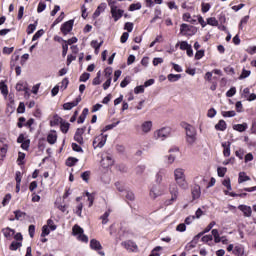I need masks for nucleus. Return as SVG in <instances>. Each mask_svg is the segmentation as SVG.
I'll list each match as a JSON object with an SVG mask.
<instances>
[{
    "mask_svg": "<svg viewBox=\"0 0 256 256\" xmlns=\"http://www.w3.org/2000/svg\"><path fill=\"white\" fill-rule=\"evenodd\" d=\"M174 181H176V184L180 189H189V183H187V178L185 176V169H174Z\"/></svg>",
    "mask_w": 256,
    "mask_h": 256,
    "instance_id": "obj_1",
    "label": "nucleus"
},
{
    "mask_svg": "<svg viewBox=\"0 0 256 256\" xmlns=\"http://www.w3.org/2000/svg\"><path fill=\"white\" fill-rule=\"evenodd\" d=\"M184 129L186 131V141L189 145H194L197 141V130L190 124H185Z\"/></svg>",
    "mask_w": 256,
    "mask_h": 256,
    "instance_id": "obj_2",
    "label": "nucleus"
},
{
    "mask_svg": "<svg viewBox=\"0 0 256 256\" xmlns=\"http://www.w3.org/2000/svg\"><path fill=\"white\" fill-rule=\"evenodd\" d=\"M154 139L156 141H165L168 137H171V128L170 127H162L158 130H155L153 133Z\"/></svg>",
    "mask_w": 256,
    "mask_h": 256,
    "instance_id": "obj_3",
    "label": "nucleus"
},
{
    "mask_svg": "<svg viewBox=\"0 0 256 256\" xmlns=\"http://www.w3.org/2000/svg\"><path fill=\"white\" fill-rule=\"evenodd\" d=\"M72 233H73L74 237H76V239H78V241H82V243L89 242V238L87 237V235L83 234V228H81L79 225L73 226Z\"/></svg>",
    "mask_w": 256,
    "mask_h": 256,
    "instance_id": "obj_4",
    "label": "nucleus"
},
{
    "mask_svg": "<svg viewBox=\"0 0 256 256\" xmlns=\"http://www.w3.org/2000/svg\"><path fill=\"white\" fill-rule=\"evenodd\" d=\"M108 5L110 7V13L114 21H119V19L123 17V13H125V11H123L122 9H119L117 5H115V2H109Z\"/></svg>",
    "mask_w": 256,
    "mask_h": 256,
    "instance_id": "obj_5",
    "label": "nucleus"
},
{
    "mask_svg": "<svg viewBox=\"0 0 256 256\" xmlns=\"http://www.w3.org/2000/svg\"><path fill=\"white\" fill-rule=\"evenodd\" d=\"M138 131L142 135H149L153 131V121L151 120H146L143 121L140 126H138Z\"/></svg>",
    "mask_w": 256,
    "mask_h": 256,
    "instance_id": "obj_6",
    "label": "nucleus"
},
{
    "mask_svg": "<svg viewBox=\"0 0 256 256\" xmlns=\"http://www.w3.org/2000/svg\"><path fill=\"white\" fill-rule=\"evenodd\" d=\"M180 33L181 35H185L186 37H191L195 35V33H197V28L189 24L183 23L180 26Z\"/></svg>",
    "mask_w": 256,
    "mask_h": 256,
    "instance_id": "obj_7",
    "label": "nucleus"
},
{
    "mask_svg": "<svg viewBox=\"0 0 256 256\" xmlns=\"http://www.w3.org/2000/svg\"><path fill=\"white\" fill-rule=\"evenodd\" d=\"M105 143H107V135L101 133L100 135L96 136L93 140V147L94 149H101L105 147Z\"/></svg>",
    "mask_w": 256,
    "mask_h": 256,
    "instance_id": "obj_8",
    "label": "nucleus"
},
{
    "mask_svg": "<svg viewBox=\"0 0 256 256\" xmlns=\"http://www.w3.org/2000/svg\"><path fill=\"white\" fill-rule=\"evenodd\" d=\"M165 194V187L161 185H155L150 189V197L152 199H157V197H161V195Z\"/></svg>",
    "mask_w": 256,
    "mask_h": 256,
    "instance_id": "obj_9",
    "label": "nucleus"
},
{
    "mask_svg": "<svg viewBox=\"0 0 256 256\" xmlns=\"http://www.w3.org/2000/svg\"><path fill=\"white\" fill-rule=\"evenodd\" d=\"M122 247H125L130 253H137L139 251V247L133 241H124L121 243Z\"/></svg>",
    "mask_w": 256,
    "mask_h": 256,
    "instance_id": "obj_10",
    "label": "nucleus"
},
{
    "mask_svg": "<svg viewBox=\"0 0 256 256\" xmlns=\"http://www.w3.org/2000/svg\"><path fill=\"white\" fill-rule=\"evenodd\" d=\"M90 247L91 249H93L94 251H98L99 255L101 256H105V252L101 251L103 249V246H101V242L97 241L95 239H92L90 241Z\"/></svg>",
    "mask_w": 256,
    "mask_h": 256,
    "instance_id": "obj_11",
    "label": "nucleus"
},
{
    "mask_svg": "<svg viewBox=\"0 0 256 256\" xmlns=\"http://www.w3.org/2000/svg\"><path fill=\"white\" fill-rule=\"evenodd\" d=\"M73 23V20H69L62 24L60 29L63 35H68V33H71V31H73Z\"/></svg>",
    "mask_w": 256,
    "mask_h": 256,
    "instance_id": "obj_12",
    "label": "nucleus"
},
{
    "mask_svg": "<svg viewBox=\"0 0 256 256\" xmlns=\"http://www.w3.org/2000/svg\"><path fill=\"white\" fill-rule=\"evenodd\" d=\"M81 103V96L77 97L75 101L67 102L63 105L64 111H71L73 107H77Z\"/></svg>",
    "mask_w": 256,
    "mask_h": 256,
    "instance_id": "obj_13",
    "label": "nucleus"
},
{
    "mask_svg": "<svg viewBox=\"0 0 256 256\" xmlns=\"http://www.w3.org/2000/svg\"><path fill=\"white\" fill-rule=\"evenodd\" d=\"M233 255L247 256V255H245V246H243V244H236L234 246Z\"/></svg>",
    "mask_w": 256,
    "mask_h": 256,
    "instance_id": "obj_14",
    "label": "nucleus"
},
{
    "mask_svg": "<svg viewBox=\"0 0 256 256\" xmlns=\"http://www.w3.org/2000/svg\"><path fill=\"white\" fill-rule=\"evenodd\" d=\"M169 191L171 195V201H177V197H179V188L175 184H172L170 185Z\"/></svg>",
    "mask_w": 256,
    "mask_h": 256,
    "instance_id": "obj_15",
    "label": "nucleus"
},
{
    "mask_svg": "<svg viewBox=\"0 0 256 256\" xmlns=\"http://www.w3.org/2000/svg\"><path fill=\"white\" fill-rule=\"evenodd\" d=\"M47 142L49 145H55L57 143V131L51 130L47 135Z\"/></svg>",
    "mask_w": 256,
    "mask_h": 256,
    "instance_id": "obj_16",
    "label": "nucleus"
},
{
    "mask_svg": "<svg viewBox=\"0 0 256 256\" xmlns=\"http://www.w3.org/2000/svg\"><path fill=\"white\" fill-rule=\"evenodd\" d=\"M238 209L244 213V217H251V213H253L251 207L247 205H239Z\"/></svg>",
    "mask_w": 256,
    "mask_h": 256,
    "instance_id": "obj_17",
    "label": "nucleus"
},
{
    "mask_svg": "<svg viewBox=\"0 0 256 256\" xmlns=\"http://www.w3.org/2000/svg\"><path fill=\"white\" fill-rule=\"evenodd\" d=\"M101 165L105 169H107V167H111V165H113V158H111V156L103 157L101 160Z\"/></svg>",
    "mask_w": 256,
    "mask_h": 256,
    "instance_id": "obj_18",
    "label": "nucleus"
},
{
    "mask_svg": "<svg viewBox=\"0 0 256 256\" xmlns=\"http://www.w3.org/2000/svg\"><path fill=\"white\" fill-rule=\"evenodd\" d=\"M2 233L4 235V237H6V239H13L14 235H15V231L9 227L2 229Z\"/></svg>",
    "mask_w": 256,
    "mask_h": 256,
    "instance_id": "obj_19",
    "label": "nucleus"
},
{
    "mask_svg": "<svg viewBox=\"0 0 256 256\" xmlns=\"http://www.w3.org/2000/svg\"><path fill=\"white\" fill-rule=\"evenodd\" d=\"M222 147H223L224 157H230V155H231V143L230 142H224V143H222Z\"/></svg>",
    "mask_w": 256,
    "mask_h": 256,
    "instance_id": "obj_20",
    "label": "nucleus"
},
{
    "mask_svg": "<svg viewBox=\"0 0 256 256\" xmlns=\"http://www.w3.org/2000/svg\"><path fill=\"white\" fill-rule=\"evenodd\" d=\"M249 125L247 123H242V124H235L233 126L234 131H238L239 133H243L244 131H247Z\"/></svg>",
    "mask_w": 256,
    "mask_h": 256,
    "instance_id": "obj_21",
    "label": "nucleus"
},
{
    "mask_svg": "<svg viewBox=\"0 0 256 256\" xmlns=\"http://www.w3.org/2000/svg\"><path fill=\"white\" fill-rule=\"evenodd\" d=\"M247 181H251V177H249L247 175V173H245V172H240L238 174V183H239V185H241V183H245Z\"/></svg>",
    "mask_w": 256,
    "mask_h": 256,
    "instance_id": "obj_22",
    "label": "nucleus"
},
{
    "mask_svg": "<svg viewBox=\"0 0 256 256\" xmlns=\"http://www.w3.org/2000/svg\"><path fill=\"white\" fill-rule=\"evenodd\" d=\"M105 9H107V4H105V3L100 4L97 7L96 11L94 12L93 17H95V18L99 17V15H101L103 13V11H105Z\"/></svg>",
    "mask_w": 256,
    "mask_h": 256,
    "instance_id": "obj_23",
    "label": "nucleus"
},
{
    "mask_svg": "<svg viewBox=\"0 0 256 256\" xmlns=\"http://www.w3.org/2000/svg\"><path fill=\"white\" fill-rule=\"evenodd\" d=\"M216 131H225L227 129V122L225 120H220L216 125H215Z\"/></svg>",
    "mask_w": 256,
    "mask_h": 256,
    "instance_id": "obj_24",
    "label": "nucleus"
},
{
    "mask_svg": "<svg viewBox=\"0 0 256 256\" xmlns=\"http://www.w3.org/2000/svg\"><path fill=\"white\" fill-rule=\"evenodd\" d=\"M16 91H25L27 93V91H29V88H27V83L18 82L16 84Z\"/></svg>",
    "mask_w": 256,
    "mask_h": 256,
    "instance_id": "obj_25",
    "label": "nucleus"
},
{
    "mask_svg": "<svg viewBox=\"0 0 256 256\" xmlns=\"http://www.w3.org/2000/svg\"><path fill=\"white\" fill-rule=\"evenodd\" d=\"M167 79L170 81V83H175L181 79V74H169Z\"/></svg>",
    "mask_w": 256,
    "mask_h": 256,
    "instance_id": "obj_26",
    "label": "nucleus"
},
{
    "mask_svg": "<svg viewBox=\"0 0 256 256\" xmlns=\"http://www.w3.org/2000/svg\"><path fill=\"white\" fill-rule=\"evenodd\" d=\"M61 125V123H63V118L59 117V116H54L53 119L50 121V125L51 127H55V125Z\"/></svg>",
    "mask_w": 256,
    "mask_h": 256,
    "instance_id": "obj_27",
    "label": "nucleus"
},
{
    "mask_svg": "<svg viewBox=\"0 0 256 256\" xmlns=\"http://www.w3.org/2000/svg\"><path fill=\"white\" fill-rule=\"evenodd\" d=\"M192 197L193 199H199V197H201V188L199 186H196L192 190Z\"/></svg>",
    "mask_w": 256,
    "mask_h": 256,
    "instance_id": "obj_28",
    "label": "nucleus"
},
{
    "mask_svg": "<svg viewBox=\"0 0 256 256\" xmlns=\"http://www.w3.org/2000/svg\"><path fill=\"white\" fill-rule=\"evenodd\" d=\"M120 121H117L116 123L106 125L104 128H102V134L106 133V131H111V129H115L117 125H119Z\"/></svg>",
    "mask_w": 256,
    "mask_h": 256,
    "instance_id": "obj_29",
    "label": "nucleus"
},
{
    "mask_svg": "<svg viewBox=\"0 0 256 256\" xmlns=\"http://www.w3.org/2000/svg\"><path fill=\"white\" fill-rule=\"evenodd\" d=\"M175 155L170 154L164 157L165 163H167L168 165H173V163H175Z\"/></svg>",
    "mask_w": 256,
    "mask_h": 256,
    "instance_id": "obj_30",
    "label": "nucleus"
},
{
    "mask_svg": "<svg viewBox=\"0 0 256 256\" xmlns=\"http://www.w3.org/2000/svg\"><path fill=\"white\" fill-rule=\"evenodd\" d=\"M207 25H211V27H217L219 25V21L215 17L207 18Z\"/></svg>",
    "mask_w": 256,
    "mask_h": 256,
    "instance_id": "obj_31",
    "label": "nucleus"
},
{
    "mask_svg": "<svg viewBox=\"0 0 256 256\" xmlns=\"http://www.w3.org/2000/svg\"><path fill=\"white\" fill-rule=\"evenodd\" d=\"M212 236L214 237L215 243H221V236L219 235V230L213 229L212 230Z\"/></svg>",
    "mask_w": 256,
    "mask_h": 256,
    "instance_id": "obj_32",
    "label": "nucleus"
},
{
    "mask_svg": "<svg viewBox=\"0 0 256 256\" xmlns=\"http://www.w3.org/2000/svg\"><path fill=\"white\" fill-rule=\"evenodd\" d=\"M7 151V145H0V160H3V158L7 156Z\"/></svg>",
    "mask_w": 256,
    "mask_h": 256,
    "instance_id": "obj_33",
    "label": "nucleus"
},
{
    "mask_svg": "<svg viewBox=\"0 0 256 256\" xmlns=\"http://www.w3.org/2000/svg\"><path fill=\"white\" fill-rule=\"evenodd\" d=\"M0 91L4 97H7L9 95V90L7 89V86L5 85V82H0Z\"/></svg>",
    "mask_w": 256,
    "mask_h": 256,
    "instance_id": "obj_34",
    "label": "nucleus"
},
{
    "mask_svg": "<svg viewBox=\"0 0 256 256\" xmlns=\"http://www.w3.org/2000/svg\"><path fill=\"white\" fill-rule=\"evenodd\" d=\"M181 51H186L187 48L191 47V44L187 43V41H181L176 44V47H179Z\"/></svg>",
    "mask_w": 256,
    "mask_h": 256,
    "instance_id": "obj_35",
    "label": "nucleus"
},
{
    "mask_svg": "<svg viewBox=\"0 0 256 256\" xmlns=\"http://www.w3.org/2000/svg\"><path fill=\"white\" fill-rule=\"evenodd\" d=\"M109 215H111V211H106L102 216V225H107V223H109Z\"/></svg>",
    "mask_w": 256,
    "mask_h": 256,
    "instance_id": "obj_36",
    "label": "nucleus"
},
{
    "mask_svg": "<svg viewBox=\"0 0 256 256\" xmlns=\"http://www.w3.org/2000/svg\"><path fill=\"white\" fill-rule=\"evenodd\" d=\"M69 127H70L69 122L62 121L60 124V129H61L62 133H67L69 131Z\"/></svg>",
    "mask_w": 256,
    "mask_h": 256,
    "instance_id": "obj_37",
    "label": "nucleus"
},
{
    "mask_svg": "<svg viewBox=\"0 0 256 256\" xmlns=\"http://www.w3.org/2000/svg\"><path fill=\"white\" fill-rule=\"evenodd\" d=\"M23 243L22 242H17V241H13L10 245V250L11 251H17V249H19L20 247H22Z\"/></svg>",
    "mask_w": 256,
    "mask_h": 256,
    "instance_id": "obj_38",
    "label": "nucleus"
},
{
    "mask_svg": "<svg viewBox=\"0 0 256 256\" xmlns=\"http://www.w3.org/2000/svg\"><path fill=\"white\" fill-rule=\"evenodd\" d=\"M17 163L18 165H25V153L23 152L18 153Z\"/></svg>",
    "mask_w": 256,
    "mask_h": 256,
    "instance_id": "obj_39",
    "label": "nucleus"
},
{
    "mask_svg": "<svg viewBox=\"0 0 256 256\" xmlns=\"http://www.w3.org/2000/svg\"><path fill=\"white\" fill-rule=\"evenodd\" d=\"M176 231H178V233H185V231H187V225L185 223H180L176 226Z\"/></svg>",
    "mask_w": 256,
    "mask_h": 256,
    "instance_id": "obj_40",
    "label": "nucleus"
},
{
    "mask_svg": "<svg viewBox=\"0 0 256 256\" xmlns=\"http://www.w3.org/2000/svg\"><path fill=\"white\" fill-rule=\"evenodd\" d=\"M101 82V71H98L96 77L92 81V85H101Z\"/></svg>",
    "mask_w": 256,
    "mask_h": 256,
    "instance_id": "obj_41",
    "label": "nucleus"
},
{
    "mask_svg": "<svg viewBox=\"0 0 256 256\" xmlns=\"http://www.w3.org/2000/svg\"><path fill=\"white\" fill-rule=\"evenodd\" d=\"M15 219L19 221V219H25V212H22L20 210L14 211Z\"/></svg>",
    "mask_w": 256,
    "mask_h": 256,
    "instance_id": "obj_42",
    "label": "nucleus"
},
{
    "mask_svg": "<svg viewBox=\"0 0 256 256\" xmlns=\"http://www.w3.org/2000/svg\"><path fill=\"white\" fill-rule=\"evenodd\" d=\"M11 194H6L2 200V205L3 207H7V205H9L10 201H11Z\"/></svg>",
    "mask_w": 256,
    "mask_h": 256,
    "instance_id": "obj_43",
    "label": "nucleus"
},
{
    "mask_svg": "<svg viewBox=\"0 0 256 256\" xmlns=\"http://www.w3.org/2000/svg\"><path fill=\"white\" fill-rule=\"evenodd\" d=\"M111 75H113V68H110V67L106 68L104 70V77L106 79H112Z\"/></svg>",
    "mask_w": 256,
    "mask_h": 256,
    "instance_id": "obj_44",
    "label": "nucleus"
},
{
    "mask_svg": "<svg viewBox=\"0 0 256 256\" xmlns=\"http://www.w3.org/2000/svg\"><path fill=\"white\" fill-rule=\"evenodd\" d=\"M154 13H155V16H154V18L151 20V23H155V21H157V19H161V9H159V8H156L155 9V11H154Z\"/></svg>",
    "mask_w": 256,
    "mask_h": 256,
    "instance_id": "obj_45",
    "label": "nucleus"
},
{
    "mask_svg": "<svg viewBox=\"0 0 256 256\" xmlns=\"http://www.w3.org/2000/svg\"><path fill=\"white\" fill-rule=\"evenodd\" d=\"M63 19H65V13L61 12V14L58 16V18L53 22L52 27H55V25H59V23H61V21H63Z\"/></svg>",
    "mask_w": 256,
    "mask_h": 256,
    "instance_id": "obj_46",
    "label": "nucleus"
},
{
    "mask_svg": "<svg viewBox=\"0 0 256 256\" xmlns=\"http://www.w3.org/2000/svg\"><path fill=\"white\" fill-rule=\"evenodd\" d=\"M78 159L77 158H68L66 160V165L67 167H73V165H75L76 163H78Z\"/></svg>",
    "mask_w": 256,
    "mask_h": 256,
    "instance_id": "obj_47",
    "label": "nucleus"
},
{
    "mask_svg": "<svg viewBox=\"0 0 256 256\" xmlns=\"http://www.w3.org/2000/svg\"><path fill=\"white\" fill-rule=\"evenodd\" d=\"M142 5L140 2L135 3V4H131L129 6V11H139V9H141Z\"/></svg>",
    "mask_w": 256,
    "mask_h": 256,
    "instance_id": "obj_48",
    "label": "nucleus"
},
{
    "mask_svg": "<svg viewBox=\"0 0 256 256\" xmlns=\"http://www.w3.org/2000/svg\"><path fill=\"white\" fill-rule=\"evenodd\" d=\"M222 117H235L237 113L234 110L231 111H222Z\"/></svg>",
    "mask_w": 256,
    "mask_h": 256,
    "instance_id": "obj_49",
    "label": "nucleus"
},
{
    "mask_svg": "<svg viewBox=\"0 0 256 256\" xmlns=\"http://www.w3.org/2000/svg\"><path fill=\"white\" fill-rule=\"evenodd\" d=\"M129 83H131V77L127 76L124 78V80L120 83V87H122V89H125V87H127V85H129Z\"/></svg>",
    "mask_w": 256,
    "mask_h": 256,
    "instance_id": "obj_50",
    "label": "nucleus"
},
{
    "mask_svg": "<svg viewBox=\"0 0 256 256\" xmlns=\"http://www.w3.org/2000/svg\"><path fill=\"white\" fill-rule=\"evenodd\" d=\"M223 186L226 187V189H228V191H231L232 187H231V179L229 178H225L222 182Z\"/></svg>",
    "mask_w": 256,
    "mask_h": 256,
    "instance_id": "obj_51",
    "label": "nucleus"
},
{
    "mask_svg": "<svg viewBox=\"0 0 256 256\" xmlns=\"http://www.w3.org/2000/svg\"><path fill=\"white\" fill-rule=\"evenodd\" d=\"M135 95H139V93H145V86L140 85L134 88Z\"/></svg>",
    "mask_w": 256,
    "mask_h": 256,
    "instance_id": "obj_52",
    "label": "nucleus"
},
{
    "mask_svg": "<svg viewBox=\"0 0 256 256\" xmlns=\"http://www.w3.org/2000/svg\"><path fill=\"white\" fill-rule=\"evenodd\" d=\"M218 177H223L227 173V168L225 167H218L217 168Z\"/></svg>",
    "mask_w": 256,
    "mask_h": 256,
    "instance_id": "obj_53",
    "label": "nucleus"
},
{
    "mask_svg": "<svg viewBox=\"0 0 256 256\" xmlns=\"http://www.w3.org/2000/svg\"><path fill=\"white\" fill-rule=\"evenodd\" d=\"M90 45L93 49L101 48V46L103 45V41L99 43L97 40H92Z\"/></svg>",
    "mask_w": 256,
    "mask_h": 256,
    "instance_id": "obj_54",
    "label": "nucleus"
},
{
    "mask_svg": "<svg viewBox=\"0 0 256 256\" xmlns=\"http://www.w3.org/2000/svg\"><path fill=\"white\" fill-rule=\"evenodd\" d=\"M81 177L83 181H85L86 183H89V177H91V172L85 171L84 173L81 174Z\"/></svg>",
    "mask_w": 256,
    "mask_h": 256,
    "instance_id": "obj_55",
    "label": "nucleus"
},
{
    "mask_svg": "<svg viewBox=\"0 0 256 256\" xmlns=\"http://www.w3.org/2000/svg\"><path fill=\"white\" fill-rule=\"evenodd\" d=\"M49 233H51V231L49 230V226L44 225L42 227L41 237H47V235H49Z\"/></svg>",
    "mask_w": 256,
    "mask_h": 256,
    "instance_id": "obj_56",
    "label": "nucleus"
},
{
    "mask_svg": "<svg viewBox=\"0 0 256 256\" xmlns=\"http://www.w3.org/2000/svg\"><path fill=\"white\" fill-rule=\"evenodd\" d=\"M45 33V31H43V30H38L35 34H34V36H33V38H32V41H37V39H39L40 37H43V34Z\"/></svg>",
    "mask_w": 256,
    "mask_h": 256,
    "instance_id": "obj_57",
    "label": "nucleus"
},
{
    "mask_svg": "<svg viewBox=\"0 0 256 256\" xmlns=\"http://www.w3.org/2000/svg\"><path fill=\"white\" fill-rule=\"evenodd\" d=\"M249 75H251V71L243 69L239 79H247Z\"/></svg>",
    "mask_w": 256,
    "mask_h": 256,
    "instance_id": "obj_58",
    "label": "nucleus"
},
{
    "mask_svg": "<svg viewBox=\"0 0 256 256\" xmlns=\"http://www.w3.org/2000/svg\"><path fill=\"white\" fill-rule=\"evenodd\" d=\"M89 77H91V74L89 73H83L81 76H80V81L82 83H85L87 81H89Z\"/></svg>",
    "mask_w": 256,
    "mask_h": 256,
    "instance_id": "obj_59",
    "label": "nucleus"
},
{
    "mask_svg": "<svg viewBox=\"0 0 256 256\" xmlns=\"http://www.w3.org/2000/svg\"><path fill=\"white\" fill-rule=\"evenodd\" d=\"M17 113L23 114L25 113V103L20 102L17 108Z\"/></svg>",
    "mask_w": 256,
    "mask_h": 256,
    "instance_id": "obj_60",
    "label": "nucleus"
},
{
    "mask_svg": "<svg viewBox=\"0 0 256 256\" xmlns=\"http://www.w3.org/2000/svg\"><path fill=\"white\" fill-rule=\"evenodd\" d=\"M235 93H237V89L235 87L230 88L227 92H226V96L227 97H233V95H235Z\"/></svg>",
    "mask_w": 256,
    "mask_h": 256,
    "instance_id": "obj_61",
    "label": "nucleus"
},
{
    "mask_svg": "<svg viewBox=\"0 0 256 256\" xmlns=\"http://www.w3.org/2000/svg\"><path fill=\"white\" fill-rule=\"evenodd\" d=\"M124 29L128 32L131 33L133 31V23L127 22L124 26Z\"/></svg>",
    "mask_w": 256,
    "mask_h": 256,
    "instance_id": "obj_62",
    "label": "nucleus"
},
{
    "mask_svg": "<svg viewBox=\"0 0 256 256\" xmlns=\"http://www.w3.org/2000/svg\"><path fill=\"white\" fill-rule=\"evenodd\" d=\"M163 58H161V57H157V58H154L153 59V65H154V67H157V65H161V63H163Z\"/></svg>",
    "mask_w": 256,
    "mask_h": 256,
    "instance_id": "obj_63",
    "label": "nucleus"
},
{
    "mask_svg": "<svg viewBox=\"0 0 256 256\" xmlns=\"http://www.w3.org/2000/svg\"><path fill=\"white\" fill-rule=\"evenodd\" d=\"M211 9V4L209 3H202V13H207Z\"/></svg>",
    "mask_w": 256,
    "mask_h": 256,
    "instance_id": "obj_64",
    "label": "nucleus"
}]
</instances>
